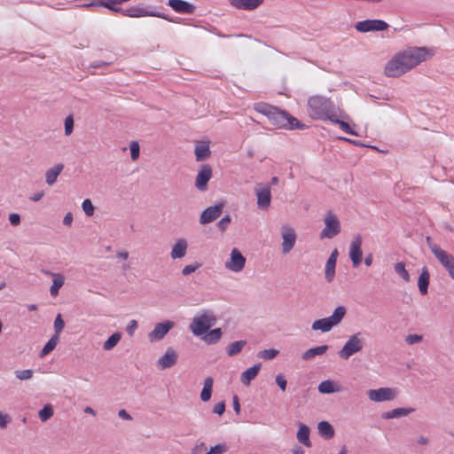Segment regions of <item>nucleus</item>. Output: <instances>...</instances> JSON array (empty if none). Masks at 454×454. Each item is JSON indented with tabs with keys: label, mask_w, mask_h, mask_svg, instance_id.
Instances as JSON below:
<instances>
[{
	"label": "nucleus",
	"mask_w": 454,
	"mask_h": 454,
	"mask_svg": "<svg viewBox=\"0 0 454 454\" xmlns=\"http://www.w3.org/2000/svg\"><path fill=\"white\" fill-rule=\"evenodd\" d=\"M82 6L86 8L102 7L99 0H92L90 3L83 4Z\"/></svg>",
	"instance_id": "e2e57ef3"
},
{
	"label": "nucleus",
	"mask_w": 454,
	"mask_h": 454,
	"mask_svg": "<svg viewBox=\"0 0 454 454\" xmlns=\"http://www.w3.org/2000/svg\"><path fill=\"white\" fill-rule=\"evenodd\" d=\"M275 381L282 391H286L287 382L282 374H278L275 378Z\"/></svg>",
	"instance_id": "6e6d98bb"
},
{
	"label": "nucleus",
	"mask_w": 454,
	"mask_h": 454,
	"mask_svg": "<svg viewBox=\"0 0 454 454\" xmlns=\"http://www.w3.org/2000/svg\"><path fill=\"white\" fill-rule=\"evenodd\" d=\"M281 237L283 239L282 253L286 254L294 248L297 236L293 227L285 224L281 227Z\"/></svg>",
	"instance_id": "1a4fd4ad"
},
{
	"label": "nucleus",
	"mask_w": 454,
	"mask_h": 454,
	"mask_svg": "<svg viewBox=\"0 0 454 454\" xmlns=\"http://www.w3.org/2000/svg\"><path fill=\"white\" fill-rule=\"evenodd\" d=\"M317 388L321 394H333L342 391V387L331 380L322 381Z\"/></svg>",
	"instance_id": "393cba45"
},
{
	"label": "nucleus",
	"mask_w": 454,
	"mask_h": 454,
	"mask_svg": "<svg viewBox=\"0 0 454 454\" xmlns=\"http://www.w3.org/2000/svg\"><path fill=\"white\" fill-rule=\"evenodd\" d=\"M228 450V446L225 443H218L210 448L209 451L206 454H223Z\"/></svg>",
	"instance_id": "a18cd8bd"
},
{
	"label": "nucleus",
	"mask_w": 454,
	"mask_h": 454,
	"mask_svg": "<svg viewBox=\"0 0 454 454\" xmlns=\"http://www.w3.org/2000/svg\"><path fill=\"white\" fill-rule=\"evenodd\" d=\"M225 411V403L224 402H220L216 403L213 408V412L222 416Z\"/></svg>",
	"instance_id": "4d7b16f0"
},
{
	"label": "nucleus",
	"mask_w": 454,
	"mask_h": 454,
	"mask_svg": "<svg viewBox=\"0 0 454 454\" xmlns=\"http://www.w3.org/2000/svg\"><path fill=\"white\" fill-rule=\"evenodd\" d=\"M64 327H65V322L62 319L61 315L58 314L56 318H55V321H54V331H55V334L54 335L59 336V333L64 329Z\"/></svg>",
	"instance_id": "de8ad7c7"
},
{
	"label": "nucleus",
	"mask_w": 454,
	"mask_h": 454,
	"mask_svg": "<svg viewBox=\"0 0 454 454\" xmlns=\"http://www.w3.org/2000/svg\"><path fill=\"white\" fill-rule=\"evenodd\" d=\"M54 278L52 284L51 286L50 293L52 296H55L59 294V290L64 285L65 278L60 274H52Z\"/></svg>",
	"instance_id": "c9c22d12"
},
{
	"label": "nucleus",
	"mask_w": 454,
	"mask_h": 454,
	"mask_svg": "<svg viewBox=\"0 0 454 454\" xmlns=\"http://www.w3.org/2000/svg\"><path fill=\"white\" fill-rule=\"evenodd\" d=\"M388 27V24L382 20H365L355 25L356 29L361 33L384 31Z\"/></svg>",
	"instance_id": "6e6552de"
},
{
	"label": "nucleus",
	"mask_w": 454,
	"mask_h": 454,
	"mask_svg": "<svg viewBox=\"0 0 454 454\" xmlns=\"http://www.w3.org/2000/svg\"><path fill=\"white\" fill-rule=\"evenodd\" d=\"M74 118L72 115H68L65 120V135L69 136L74 130Z\"/></svg>",
	"instance_id": "8fccbe9b"
},
{
	"label": "nucleus",
	"mask_w": 454,
	"mask_h": 454,
	"mask_svg": "<svg viewBox=\"0 0 454 454\" xmlns=\"http://www.w3.org/2000/svg\"><path fill=\"white\" fill-rule=\"evenodd\" d=\"M224 207V203L220 202L215 206L208 207L202 211L200 216V223L201 224H207L212 223L215 219H217Z\"/></svg>",
	"instance_id": "ddd939ff"
},
{
	"label": "nucleus",
	"mask_w": 454,
	"mask_h": 454,
	"mask_svg": "<svg viewBox=\"0 0 454 454\" xmlns=\"http://www.w3.org/2000/svg\"><path fill=\"white\" fill-rule=\"evenodd\" d=\"M434 255L445 268V270L449 269L450 266L454 263V256L441 248H435L434 251Z\"/></svg>",
	"instance_id": "a878e982"
},
{
	"label": "nucleus",
	"mask_w": 454,
	"mask_h": 454,
	"mask_svg": "<svg viewBox=\"0 0 454 454\" xmlns=\"http://www.w3.org/2000/svg\"><path fill=\"white\" fill-rule=\"evenodd\" d=\"M328 348H329L327 345H322V346L311 348L302 354L301 358L303 360H309V359L315 357L316 356L324 355L328 350Z\"/></svg>",
	"instance_id": "2f4dec72"
},
{
	"label": "nucleus",
	"mask_w": 454,
	"mask_h": 454,
	"mask_svg": "<svg viewBox=\"0 0 454 454\" xmlns=\"http://www.w3.org/2000/svg\"><path fill=\"white\" fill-rule=\"evenodd\" d=\"M395 272L399 275L404 281L408 282L410 280V274L405 269V265L403 262H400L395 264L394 266Z\"/></svg>",
	"instance_id": "a19ab883"
},
{
	"label": "nucleus",
	"mask_w": 454,
	"mask_h": 454,
	"mask_svg": "<svg viewBox=\"0 0 454 454\" xmlns=\"http://www.w3.org/2000/svg\"><path fill=\"white\" fill-rule=\"evenodd\" d=\"M130 157L132 160H136L139 157V145L137 142H132L130 145Z\"/></svg>",
	"instance_id": "864d4df0"
},
{
	"label": "nucleus",
	"mask_w": 454,
	"mask_h": 454,
	"mask_svg": "<svg viewBox=\"0 0 454 454\" xmlns=\"http://www.w3.org/2000/svg\"><path fill=\"white\" fill-rule=\"evenodd\" d=\"M137 328V322L136 320H131L127 325L126 331L129 336H132Z\"/></svg>",
	"instance_id": "13d9d810"
},
{
	"label": "nucleus",
	"mask_w": 454,
	"mask_h": 454,
	"mask_svg": "<svg viewBox=\"0 0 454 454\" xmlns=\"http://www.w3.org/2000/svg\"><path fill=\"white\" fill-rule=\"evenodd\" d=\"M222 334V330L220 328H215L206 333L202 337V340L207 344H215L220 340Z\"/></svg>",
	"instance_id": "72a5a7b5"
},
{
	"label": "nucleus",
	"mask_w": 454,
	"mask_h": 454,
	"mask_svg": "<svg viewBox=\"0 0 454 454\" xmlns=\"http://www.w3.org/2000/svg\"><path fill=\"white\" fill-rule=\"evenodd\" d=\"M279 353L278 349L275 348H269V349H263L258 353V357L264 359V360H270L273 359Z\"/></svg>",
	"instance_id": "37998d69"
},
{
	"label": "nucleus",
	"mask_w": 454,
	"mask_h": 454,
	"mask_svg": "<svg viewBox=\"0 0 454 454\" xmlns=\"http://www.w3.org/2000/svg\"><path fill=\"white\" fill-rule=\"evenodd\" d=\"M168 5L176 12L183 14H192L195 12V6L184 0H168Z\"/></svg>",
	"instance_id": "a211bd4d"
},
{
	"label": "nucleus",
	"mask_w": 454,
	"mask_h": 454,
	"mask_svg": "<svg viewBox=\"0 0 454 454\" xmlns=\"http://www.w3.org/2000/svg\"><path fill=\"white\" fill-rule=\"evenodd\" d=\"M200 267V263L196 262L195 264H189L184 267L182 270V273L184 276H188L194 272L196 270H198Z\"/></svg>",
	"instance_id": "5fc2aeb1"
},
{
	"label": "nucleus",
	"mask_w": 454,
	"mask_h": 454,
	"mask_svg": "<svg viewBox=\"0 0 454 454\" xmlns=\"http://www.w3.org/2000/svg\"><path fill=\"white\" fill-rule=\"evenodd\" d=\"M59 341V336L53 335L51 338L47 341V343L44 345V347L40 351V356L43 357L49 353H51L57 346Z\"/></svg>",
	"instance_id": "4c0bfd02"
},
{
	"label": "nucleus",
	"mask_w": 454,
	"mask_h": 454,
	"mask_svg": "<svg viewBox=\"0 0 454 454\" xmlns=\"http://www.w3.org/2000/svg\"><path fill=\"white\" fill-rule=\"evenodd\" d=\"M246 264V257L237 248H233L231 252V258L225 262V268L233 271H241Z\"/></svg>",
	"instance_id": "9b49d317"
},
{
	"label": "nucleus",
	"mask_w": 454,
	"mask_h": 454,
	"mask_svg": "<svg viewBox=\"0 0 454 454\" xmlns=\"http://www.w3.org/2000/svg\"><path fill=\"white\" fill-rule=\"evenodd\" d=\"M34 372L30 369L18 370L15 372L16 377L20 380H29L33 377Z\"/></svg>",
	"instance_id": "09e8293b"
},
{
	"label": "nucleus",
	"mask_w": 454,
	"mask_h": 454,
	"mask_svg": "<svg viewBox=\"0 0 454 454\" xmlns=\"http://www.w3.org/2000/svg\"><path fill=\"white\" fill-rule=\"evenodd\" d=\"M9 221L12 226H18L20 223V216L19 214L12 213L9 215Z\"/></svg>",
	"instance_id": "bf43d9fd"
},
{
	"label": "nucleus",
	"mask_w": 454,
	"mask_h": 454,
	"mask_svg": "<svg viewBox=\"0 0 454 454\" xmlns=\"http://www.w3.org/2000/svg\"><path fill=\"white\" fill-rule=\"evenodd\" d=\"M328 121H330L333 123L338 124L340 128L346 133L356 135V133L352 129V128L349 126L348 122L340 120L336 117L335 113L331 116V119H329Z\"/></svg>",
	"instance_id": "58836bf2"
},
{
	"label": "nucleus",
	"mask_w": 454,
	"mask_h": 454,
	"mask_svg": "<svg viewBox=\"0 0 454 454\" xmlns=\"http://www.w3.org/2000/svg\"><path fill=\"white\" fill-rule=\"evenodd\" d=\"M73 223V215L72 213L68 212L63 219V224L67 226H71Z\"/></svg>",
	"instance_id": "0e129e2a"
},
{
	"label": "nucleus",
	"mask_w": 454,
	"mask_h": 454,
	"mask_svg": "<svg viewBox=\"0 0 454 454\" xmlns=\"http://www.w3.org/2000/svg\"><path fill=\"white\" fill-rule=\"evenodd\" d=\"M426 241H427V244L429 247V248H430V250H431V252L433 254H434V251L435 248H440V247L438 245H436V244L432 242V239L429 236H427L426 238Z\"/></svg>",
	"instance_id": "338daca9"
},
{
	"label": "nucleus",
	"mask_w": 454,
	"mask_h": 454,
	"mask_svg": "<svg viewBox=\"0 0 454 454\" xmlns=\"http://www.w3.org/2000/svg\"><path fill=\"white\" fill-rule=\"evenodd\" d=\"M101 3V6L105 7L114 12H121V8L117 7V1L116 0H99Z\"/></svg>",
	"instance_id": "c03bdc74"
},
{
	"label": "nucleus",
	"mask_w": 454,
	"mask_h": 454,
	"mask_svg": "<svg viewBox=\"0 0 454 454\" xmlns=\"http://www.w3.org/2000/svg\"><path fill=\"white\" fill-rule=\"evenodd\" d=\"M121 13H122L124 16L131 17V18H139V17H145V16H154L162 18L165 20H168L164 15H161L160 13H154V12H148L144 8L141 7H130L129 9L123 10L121 9Z\"/></svg>",
	"instance_id": "412c9836"
},
{
	"label": "nucleus",
	"mask_w": 454,
	"mask_h": 454,
	"mask_svg": "<svg viewBox=\"0 0 454 454\" xmlns=\"http://www.w3.org/2000/svg\"><path fill=\"white\" fill-rule=\"evenodd\" d=\"M213 379L211 377H207L204 380V386L202 388V391L200 393V399L203 402H207L212 395V389H213Z\"/></svg>",
	"instance_id": "473e14b6"
},
{
	"label": "nucleus",
	"mask_w": 454,
	"mask_h": 454,
	"mask_svg": "<svg viewBox=\"0 0 454 454\" xmlns=\"http://www.w3.org/2000/svg\"><path fill=\"white\" fill-rule=\"evenodd\" d=\"M318 434L329 440L334 436V428L328 421H320L317 425Z\"/></svg>",
	"instance_id": "7c9ffc66"
},
{
	"label": "nucleus",
	"mask_w": 454,
	"mask_h": 454,
	"mask_svg": "<svg viewBox=\"0 0 454 454\" xmlns=\"http://www.w3.org/2000/svg\"><path fill=\"white\" fill-rule=\"evenodd\" d=\"M233 409L237 414L240 412V403L237 395L233 396Z\"/></svg>",
	"instance_id": "69168bd1"
},
{
	"label": "nucleus",
	"mask_w": 454,
	"mask_h": 454,
	"mask_svg": "<svg viewBox=\"0 0 454 454\" xmlns=\"http://www.w3.org/2000/svg\"><path fill=\"white\" fill-rule=\"evenodd\" d=\"M362 246V237L361 235H356L349 247V257L352 262L353 267L356 268L360 265L363 259V252L361 249Z\"/></svg>",
	"instance_id": "4468645a"
},
{
	"label": "nucleus",
	"mask_w": 454,
	"mask_h": 454,
	"mask_svg": "<svg viewBox=\"0 0 454 454\" xmlns=\"http://www.w3.org/2000/svg\"><path fill=\"white\" fill-rule=\"evenodd\" d=\"M174 322L165 321L163 323H158L154 326V329L149 333L148 338L150 341H158L164 338V336L174 327Z\"/></svg>",
	"instance_id": "2eb2a0df"
},
{
	"label": "nucleus",
	"mask_w": 454,
	"mask_h": 454,
	"mask_svg": "<svg viewBox=\"0 0 454 454\" xmlns=\"http://www.w3.org/2000/svg\"><path fill=\"white\" fill-rule=\"evenodd\" d=\"M261 364H256L252 367L247 369L240 375V381L245 386H249L251 381L255 379L261 370Z\"/></svg>",
	"instance_id": "b1692460"
},
{
	"label": "nucleus",
	"mask_w": 454,
	"mask_h": 454,
	"mask_svg": "<svg viewBox=\"0 0 454 454\" xmlns=\"http://www.w3.org/2000/svg\"><path fill=\"white\" fill-rule=\"evenodd\" d=\"M367 395L371 401L380 403L394 400L397 395V391L390 387H380L368 390Z\"/></svg>",
	"instance_id": "9d476101"
},
{
	"label": "nucleus",
	"mask_w": 454,
	"mask_h": 454,
	"mask_svg": "<svg viewBox=\"0 0 454 454\" xmlns=\"http://www.w3.org/2000/svg\"><path fill=\"white\" fill-rule=\"evenodd\" d=\"M118 416L121 419H123L126 420H130L132 419L131 416L129 415V413H128L125 410H120L118 412Z\"/></svg>",
	"instance_id": "774afa93"
},
{
	"label": "nucleus",
	"mask_w": 454,
	"mask_h": 454,
	"mask_svg": "<svg viewBox=\"0 0 454 454\" xmlns=\"http://www.w3.org/2000/svg\"><path fill=\"white\" fill-rule=\"evenodd\" d=\"M434 55V50L427 47H408L395 53L387 62L384 74L387 77H399Z\"/></svg>",
	"instance_id": "f257e3e1"
},
{
	"label": "nucleus",
	"mask_w": 454,
	"mask_h": 454,
	"mask_svg": "<svg viewBox=\"0 0 454 454\" xmlns=\"http://www.w3.org/2000/svg\"><path fill=\"white\" fill-rule=\"evenodd\" d=\"M211 177L212 168L208 164L202 165L195 179V187L199 191L207 190V183Z\"/></svg>",
	"instance_id": "dca6fc26"
},
{
	"label": "nucleus",
	"mask_w": 454,
	"mask_h": 454,
	"mask_svg": "<svg viewBox=\"0 0 454 454\" xmlns=\"http://www.w3.org/2000/svg\"><path fill=\"white\" fill-rule=\"evenodd\" d=\"M206 444L204 442H200L192 449V454H200L202 450H206Z\"/></svg>",
	"instance_id": "680f3d73"
},
{
	"label": "nucleus",
	"mask_w": 454,
	"mask_h": 454,
	"mask_svg": "<svg viewBox=\"0 0 454 454\" xmlns=\"http://www.w3.org/2000/svg\"><path fill=\"white\" fill-rule=\"evenodd\" d=\"M422 340H423V336L419 335V334H408L405 337V341L409 345L419 343L420 341H422Z\"/></svg>",
	"instance_id": "603ef678"
},
{
	"label": "nucleus",
	"mask_w": 454,
	"mask_h": 454,
	"mask_svg": "<svg viewBox=\"0 0 454 454\" xmlns=\"http://www.w3.org/2000/svg\"><path fill=\"white\" fill-rule=\"evenodd\" d=\"M216 318L214 314L205 312L195 317L191 325L190 329L196 336L204 335L215 324Z\"/></svg>",
	"instance_id": "39448f33"
},
{
	"label": "nucleus",
	"mask_w": 454,
	"mask_h": 454,
	"mask_svg": "<svg viewBox=\"0 0 454 454\" xmlns=\"http://www.w3.org/2000/svg\"><path fill=\"white\" fill-rule=\"evenodd\" d=\"M188 243L184 239H179L172 247L170 256L172 259H180L186 254Z\"/></svg>",
	"instance_id": "5701e85b"
},
{
	"label": "nucleus",
	"mask_w": 454,
	"mask_h": 454,
	"mask_svg": "<svg viewBox=\"0 0 454 454\" xmlns=\"http://www.w3.org/2000/svg\"><path fill=\"white\" fill-rule=\"evenodd\" d=\"M287 119L288 120L286 121H288V122L286 123V126L284 127V129H304L307 128V125L301 123L299 120H297L296 118H294V116H292L289 114H288Z\"/></svg>",
	"instance_id": "ea45409f"
},
{
	"label": "nucleus",
	"mask_w": 454,
	"mask_h": 454,
	"mask_svg": "<svg viewBox=\"0 0 454 454\" xmlns=\"http://www.w3.org/2000/svg\"><path fill=\"white\" fill-rule=\"evenodd\" d=\"M63 168L64 165L62 163H59L56 166L49 168L45 173L46 184L48 185H52L62 172Z\"/></svg>",
	"instance_id": "c85d7f7f"
},
{
	"label": "nucleus",
	"mask_w": 454,
	"mask_h": 454,
	"mask_svg": "<svg viewBox=\"0 0 454 454\" xmlns=\"http://www.w3.org/2000/svg\"><path fill=\"white\" fill-rule=\"evenodd\" d=\"M309 427L304 424H300L299 430L297 432V440L300 443L304 446L310 448L312 443L309 440Z\"/></svg>",
	"instance_id": "c756f323"
},
{
	"label": "nucleus",
	"mask_w": 454,
	"mask_h": 454,
	"mask_svg": "<svg viewBox=\"0 0 454 454\" xmlns=\"http://www.w3.org/2000/svg\"><path fill=\"white\" fill-rule=\"evenodd\" d=\"M324 222L325 226L320 233L321 239H333L340 232V223L332 211L326 213Z\"/></svg>",
	"instance_id": "0eeeda50"
},
{
	"label": "nucleus",
	"mask_w": 454,
	"mask_h": 454,
	"mask_svg": "<svg viewBox=\"0 0 454 454\" xmlns=\"http://www.w3.org/2000/svg\"><path fill=\"white\" fill-rule=\"evenodd\" d=\"M82 210L84 211V213L88 216L93 215L95 207L90 200H89V199L84 200L82 203Z\"/></svg>",
	"instance_id": "49530a36"
},
{
	"label": "nucleus",
	"mask_w": 454,
	"mask_h": 454,
	"mask_svg": "<svg viewBox=\"0 0 454 454\" xmlns=\"http://www.w3.org/2000/svg\"><path fill=\"white\" fill-rule=\"evenodd\" d=\"M429 279V271L427 267H424L418 279L419 290L422 295L427 294L428 292Z\"/></svg>",
	"instance_id": "cd10ccee"
},
{
	"label": "nucleus",
	"mask_w": 454,
	"mask_h": 454,
	"mask_svg": "<svg viewBox=\"0 0 454 454\" xmlns=\"http://www.w3.org/2000/svg\"><path fill=\"white\" fill-rule=\"evenodd\" d=\"M416 410L414 408H396L392 411L384 412L381 417L384 419H392L395 418H400L413 413Z\"/></svg>",
	"instance_id": "bb28decb"
},
{
	"label": "nucleus",
	"mask_w": 454,
	"mask_h": 454,
	"mask_svg": "<svg viewBox=\"0 0 454 454\" xmlns=\"http://www.w3.org/2000/svg\"><path fill=\"white\" fill-rule=\"evenodd\" d=\"M246 340H237L228 345L226 353L229 356H234L241 352L243 348L246 346Z\"/></svg>",
	"instance_id": "f704fd0d"
},
{
	"label": "nucleus",
	"mask_w": 454,
	"mask_h": 454,
	"mask_svg": "<svg viewBox=\"0 0 454 454\" xmlns=\"http://www.w3.org/2000/svg\"><path fill=\"white\" fill-rule=\"evenodd\" d=\"M364 345V339L361 333H356L351 335L346 341L342 348L338 352V355L342 359H348L351 356L360 352Z\"/></svg>",
	"instance_id": "423d86ee"
},
{
	"label": "nucleus",
	"mask_w": 454,
	"mask_h": 454,
	"mask_svg": "<svg viewBox=\"0 0 454 454\" xmlns=\"http://www.w3.org/2000/svg\"><path fill=\"white\" fill-rule=\"evenodd\" d=\"M231 222V218L230 215H227L217 223V227L222 232H224L227 230L228 225L230 224Z\"/></svg>",
	"instance_id": "3c124183"
},
{
	"label": "nucleus",
	"mask_w": 454,
	"mask_h": 454,
	"mask_svg": "<svg viewBox=\"0 0 454 454\" xmlns=\"http://www.w3.org/2000/svg\"><path fill=\"white\" fill-rule=\"evenodd\" d=\"M254 110L263 115H265L272 125L277 128H284L286 126L288 113L285 110H281L276 106L266 103H256L254 105Z\"/></svg>",
	"instance_id": "7ed1b4c3"
},
{
	"label": "nucleus",
	"mask_w": 454,
	"mask_h": 454,
	"mask_svg": "<svg viewBox=\"0 0 454 454\" xmlns=\"http://www.w3.org/2000/svg\"><path fill=\"white\" fill-rule=\"evenodd\" d=\"M177 353L172 348H168L166 353L157 361L160 369L165 370L174 366L177 362Z\"/></svg>",
	"instance_id": "f3484780"
},
{
	"label": "nucleus",
	"mask_w": 454,
	"mask_h": 454,
	"mask_svg": "<svg viewBox=\"0 0 454 454\" xmlns=\"http://www.w3.org/2000/svg\"><path fill=\"white\" fill-rule=\"evenodd\" d=\"M255 195L257 198V207L260 209H268L270 206L271 192L268 186H262L261 184H257L255 186Z\"/></svg>",
	"instance_id": "f8f14e48"
},
{
	"label": "nucleus",
	"mask_w": 454,
	"mask_h": 454,
	"mask_svg": "<svg viewBox=\"0 0 454 454\" xmlns=\"http://www.w3.org/2000/svg\"><path fill=\"white\" fill-rule=\"evenodd\" d=\"M121 339V333H113L103 344V348L106 351L113 349Z\"/></svg>",
	"instance_id": "e433bc0d"
},
{
	"label": "nucleus",
	"mask_w": 454,
	"mask_h": 454,
	"mask_svg": "<svg viewBox=\"0 0 454 454\" xmlns=\"http://www.w3.org/2000/svg\"><path fill=\"white\" fill-rule=\"evenodd\" d=\"M194 153L197 161H204L211 156L209 142L199 141L195 145Z\"/></svg>",
	"instance_id": "4be33fe9"
},
{
	"label": "nucleus",
	"mask_w": 454,
	"mask_h": 454,
	"mask_svg": "<svg viewBox=\"0 0 454 454\" xmlns=\"http://www.w3.org/2000/svg\"><path fill=\"white\" fill-rule=\"evenodd\" d=\"M338 254V250L336 248L333 249L325 263V275L326 281L329 283L333 280L335 276V267Z\"/></svg>",
	"instance_id": "6ab92c4d"
},
{
	"label": "nucleus",
	"mask_w": 454,
	"mask_h": 454,
	"mask_svg": "<svg viewBox=\"0 0 454 454\" xmlns=\"http://www.w3.org/2000/svg\"><path fill=\"white\" fill-rule=\"evenodd\" d=\"M346 312L347 309L345 307L339 306L334 309L332 316L314 321L311 328L314 331L320 330L323 333L329 332L333 326L339 325L342 321Z\"/></svg>",
	"instance_id": "20e7f679"
},
{
	"label": "nucleus",
	"mask_w": 454,
	"mask_h": 454,
	"mask_svg": "<svg viewBox=\"0 0 454 454\" xmlns=\"http://www.w3.org/2000/svg\"><path fill=\"white\" fill-rule=\"evenodd\" d=\"M228 2L237 9L253 11L261 6L264 0H228Z\"/></svg>",
	"instance_id": "aec40b11"
},
{
	"label": "nucleus",
	"mask_w": 454,
	"mask_h": 454,
	"mask_svg": "<svg viewBox=\"0 0 454 454\" xmlns=\"http://www.w3.org/2000/svg\"><path fill=\"white\" fill-rule=\"evenodd\" d=\"M11 419L7 414H4L0 411V427L5 428L7 424L10 422Z\"/></svg>",
	"instance_id": "052dcab7"
},
{
	"label": "nucleus",
	"mask_w": 454,
	"mask_h": 454,
	"mask_svg": "<svg viewBox=\"0 0 454 454\" xmlns=\"http://www.w3.org/2000/svg\"><path fill=\"white\" fill-rule=\"evenodd\" d=\"M39 418L42 421H46L51 419L53 415V409L51 404H46L43 409L39 411Z\"/></svg>",
	"instance_id": "79ce46f5"
},
{
	"label": "nucleus",
	"mask_w": 454,
	"mask_h": 454,
	"mask_svg": "<svg viewBox=\"0 0 454 454\" xmlns=\"http://www.w3.org/2000/svg\"><path fill=\"white\" fill-rule=\"evenodd\" d=\"M336 107L330 98L315 95L309 98L308 113L316 120H329L335 113Z\"/></svg>",
	"instance_id": "f03ea898"
}]
</instances>
